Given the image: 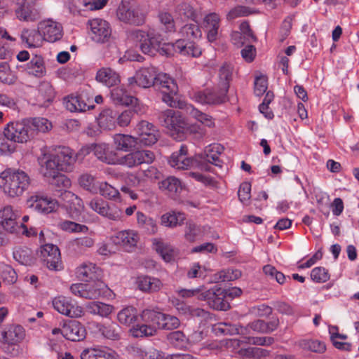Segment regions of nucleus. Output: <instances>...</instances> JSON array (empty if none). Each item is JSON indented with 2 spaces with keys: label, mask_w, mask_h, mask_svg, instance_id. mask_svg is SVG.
I'll list each match as a JSON object with an SVG mask.
<instances>
[{
  "label": "nucleus",
  "mask_w": 359,
  "mask_h": 359,
  "mask_svg": "<svg viewBox=\"0 0 359 359\" xmlns=\"http://www.w3.org/2000/svg\"><path fill=\"white\" fill-rule=\"evenodd\" d=\"M130 84L136 83L142 88L154 86L162 93V100L170 107H177L178 86L175 80L166 74L158 73L156 67H143L128 79Z\"/></svg>",
  "instance_id": "obj_1"
},
{
  "label": "nucleus",
  "mask_w": 359,
  "mask_h": 359,
  "mask_svg": "<svg viewBox=\"0 0 359 359\" xmlns=\"http://www.w3.org/2000/svg\"><path fill=\"white\" fill-rule=\"evenodd\" d=\"M93 153L97 159L104 163L119 164L129 168L143 163H151L155 159L154 154L150 150H137L118 158L116 153L105 144H93Z\"/></svg>",
  "instance_id": "obj_2"
},
{
  "label": "nucleus",
  "mask_w": 359,
  "mask_h": 359,
  "mask_svg": "<svg viewBox=\"0 0 359 359\" xmlns=\"http://www.w3.org/2000/svg\"><path fill=\"white\" fill-rule=\"evenodd\" d=\"M0 184L11 197L21 196L29 187L30 178L23 170L7 169L0 175Z\"/></svg>",
  "instance_id": "obj_3"
},
{
  "label": "nucleus",
  "mask_w": 359,
  "mask_h": 359,
  "mask_svg": "<svg viewBox=\"0 0 359 359\" xmlns=\"http://www.w3.org/2000/svg\"><path fill=\"white\" fill-rule=\"evenodd\" d=\"M129 37L139 43L141 51L144 54L155 55L163 41L162 34L154 28L134 29L130 32Z\"/></svg>",
  "instance_id": "obj_4"
},
{
  "label": "nucleus",
  "mask_w": 359,
  "mask_h": 359,
  "mask_svg": "<svg viewBox=\"0 0 359 359\" xmlns=\"http://www.w3.org/2000/svg\"><path fill=\"white\" fill-rule=\"evenodd\" d=\"M251 330L258 333H266V322L263 320H256L250 323L245 327L222 322L215 324L212 326V331L216 334L246 335L250 334Z\"/></svg>",
  "instance_id": "obj_5"
},
{
  "label": "nucleus",
  "mask_w": 359,
  "mask_h": 359,
  "mask_svg": "<svg viewBox=\"0 0 359 359\" xmlns=\"http://www.w3.org/2000/svg\"><path fill=\"white\" fill-rule=\"evenodd\" d=\"M188 149L186 145L182 144L179 151L173 152L170 156L168 163L177 170H188L191 168H198L202 170L208 171V166L201 163L197 156L196 157H188Z\"/></svg>",
  "instance_id": "obj_6"
},
{
  "label": "nucleus",
  "mask_w": 359,
  "mask_h": 359,
  "mask_svg": "<svg viewBox=\"0 0 359 359\" xmlns=\"http://www.w3.org/2000/svg\"><path fill=\"white\" fill-rule=\"evenodd\" d=\"M4 134L13 142L25 143L33 139V132L29 130L27 119L9 122L4 128Z\"/></svg>",
  "instance_id": "obj_7"
},
{
  "label": "nucleus",
  "mask_w": 359,
  "mask_h": 359,
  "mask_svg": "<svg viewBox=\"0 0 359 359\" xmlns=\"http://www.w3.org/2000/svg\"><path fill=\"white\" fill-rule=\"evenodd\" d=\"M141 317L144 322L156 324L158 329L170 330L177 329L180 325V321L177 317L153 310H144Z\"/></svg>",
  "instance_id": "obj_8"
},
{
  "label": "nucleus",
  "mask_w": 359,
  "mask_h": 359,
  "mask_svg": "<svg viewBox=\"0 0 359 359\" xmlns=\"http://www.w3.org/2000/svg\"><path fill=\"white\" fill-rule=\"evenodd\" d=\"M172 50L182 55L197 57L201 55V48L192 42H185L184 40H177L174 43H163L157 50L161 55L170 56Z\"/></svg>",
  "instance_id": "obj_9"
},
{
  "label": "nucleus",
  "mask_w": 359,
  "mask_h": 359,
  "mask_svg": "<svg viewBox=\"0 0 359 359\" xmlns=\"http://www.w3.org/2000/svg\"><path fill=\"white\" fill-rule=\"evenodd\" d=\"M118 19L124 22L136 26L145 22V15L140 12L137 6L128 1H122L117 9Z\"/></svg>",
  "instance_id": "obj_10"
},
{
  "label": "nucleus",
  "mask_w": 359,
  "mask_h": 359,
  "mask_svg": "<svg viewBox=\"0 0 359 359\" xmlns=\"http://www.w3.org/2000/svg\"><path fill=\"white\" fill-rule=\"evenodd\" d=\"M90 208L100 215L113 221L123 218V210L115 204H109L101 198H94L89 202Z\"/></svg>",
  "instance_id": "obj_11"
},
{
  "label": "nucleus",
  "mask_w": 359,
  "mask_h": 359,
  "mask_svg": "<svg viewBox=\"0 0 359 359\" xmlns=\"http://www.w3.org/2000/svg\"><path fill=\"white\" fill-rule=\"evenodd\" d=\"M226 297L225 290L217 286L199 294V300L207 302L210 307L221 311H226L229 308V304L224 299Z\"/></svg>",
  "instance_id": "obj_12"
},
{
  "label": "nucleus",
  "mask_w": 359,
  "mask_h": 359,
  "mask_svg": "<svg viewBox=\"0 0 359 359\" xmlns=\"http://www.w3.org/2000/svg\"><path fill=\"white\" fill-rule=\"evenodd\" d=\"M60 198L65 203L69 217L75 221L82 222L84 208L82 200L69 191L62 192Z\"/></svg>",
  "instance_id": "obj_13"
},
{
  "label": "nucleus",
  "mask_w": 359,
  "mask_h": 359,
  "mask_svg": "<svg viewBox=\"0 0 359 359\" xmlns=\"http://www.w3.org/2000/svg\"><path fill=\"white\" fill-rule=\"evenodd\" d=\"M140 146H151L158 140L159 133L156 128L147 121H141L135 128Z\"/></svg>",
  "instance_id": "obj_14"
},
{
  "label": "nucleus",
  "mask_w": 359,
  "mask_h": 359,
  "mask_svg": "<svg viewBox=\"0 0 359 359\" xmlns=\"http://www.w3.org/2000/svg\"><path fill=\"white\" fill-rule=\"evenodd\" d=\"M160 123L170 131L180 133L186 126L184 118L181 112L174 109H167L162 111L158 116Z\"/></svg>",
  "instance_id": "obj_15"
},
{
  "label": "nucleus",
  "mask_w": 359,
  "mask_h": 359,
  "mask_svg": "<svg viewBox=\"0 0 359 359\" xmlns=\"http://www.w3.org/2000/svg\"><path fill=\"white\" fill-rule=\"evenodd\" d=\"M39 257L50 270L59 271L61 269L60 252L57 245L50 243L41 245Z\"/></svg>",
  "instance_id": "obj_16"
},
{
  "label": "nucleus",
  "mask_w": 359,
  "mask_h": 359,
  "mask_svg": "<svg viewBox=\"0 0 359 359\" xmlns=\"http://www.w3.org/2000/svg\"><path fill=\"white\" fill-rule=\"evenodd\" d=\"M53 306L57 312L70 318H79L83 314L82 307L70 297H56L53 300Z\"/></svg>",
  "instance_id": "obj_17"
},
{
  "label": "nucleus",
  "mask_w": 359,
  "mask_h": 359,
  "mask_svg": "<svg viewBox=\"0 0 359 359\" xmlns=\"http://www.w3.org/2000/svg\"><path fill=\"white\" fill-rule=\"evenodd\" d=\"M37 161L39 172L46 178L55 176L56 172L60 170L54 154L50 152L46 148L41 149V155L38 157Z\"/></svg>",
  "instance_id": "obj_18"
},
{
  "label": "nucleus",
  "mask_w": 359,
  "mask_h": 359,
  "mask_svg": "<svg viewBox=\"0 0 359 359\" xmlns=\"http://www.w3.org/2000/svg\"><path fill=\"white\" fill-rule=\"evenodd\" d=\"M227 92L221 87L217 90L205 89L195 93L194 99L201 104H219L226 101Z\"/></svg>",
  "instance_id": "obj_19"
},
{
  "label": "nucleus",
  "mask_w": 359,
  "mask_h": 359,
  "mask_svg": "<svg viewBox=\"0 0 359 359\" xmlns=\"http://www.w3.org/2000/svg\"><path fill=\"white\" fill-rule=\"evenodd\" d=\"M39 29L41 32L43 40L50 43L60 40L63 35L61 24L51 19L41 21L39 24Z\"/></svg>",
  "instance_id": "obj_20"
},
{
  "label": "nucleus",
  "mask_w": 359,
  "mask_h": 359,
  "mask_svg": "<svg viewBox=\"0 0 359 359\" xmlns=\"http://www.w3.org/2000/svg\"><path fill=\"white\" fill-rule=\"evenodd\" d=\"M91 30L92 39L98 43L107 41L111 34L109 24L100 18H95L88 21Z\"/></svg>",
  "instance_id": "obj_21"
},
{
  "label": "nucleus",
  "mask_w": 359,
  "mask_h": 359,
  "mask_svg": "<svg viewBox=\"0 0 359 359\" xmlns=\"http://www.w3.org/2000/svg\"><path fill=\"white\" fill-rule=\"evenodd\" d=\"M28 207L41 213L48 214L56 210L58 202L38 194L30 196L27 201Z\"/></svg>",
  "instance_id": "obj_22"
},
{
  "label": "nucleus",
  "mask_w": 359,
  "mask_h": 359,
  "mask_svg": "<svg viewBox=\"0 0 359 359\" xmlns=\"http://www.w3.org/2000/svg\"><path fill=\"white\" fill-rule=\"evenodd\" d=\"M53 154L60 170L65 172L72 170L76 161L72 149L67 147H62L55 150Z\"/></svg>",
  "instance_id": "obj_23"
},
{
  "label": "nucleus",
  "mask_w": 359,
  "mask_h": 359,
  "mask_svg": "<svg viewBox=\"0 0 359 359\" xmlns=\"http://www.w3.org/2000/svg\"><path fill=\"white\" fill-rule=\"evenodd\" d=\"M220 22V17L216 13H210L204 17L203 28L207 34L209 42H215L219 38Z\"/></svg>",
  "instance_id": "obj_24"
},
{
  "label": "nucleus",
  "mask_w": 359,
  "mask_h": 359,
  "mask_svg": "<svg viewBox=\"0 0 359 359\" xmlns=\"http://www.w3.org/2000/svg\"><path fill=\"white\" fill-rule=\"evenodd\" d=\"M25 336L24 328L18 325H8L0 330V341L3 344L18 345Z\"/></svg>",
  "instance_id": "obj_25"
},
{
  "label": "nucleus",
  "mask_w": 359,
  "mask_h": 359,
  "mask_svg": "<svg viewBox=\"0 0 359 359\" xmlns=\"http://www.w3.org/2000/svg\"><path fill=\"white\" fill-rule=\"evenodd\" d=\"M140 240L138 233L134 230H124L116 233L114 242L121 245L126 251L131 252Z\"/></svg>",
  "instance_id": "obj_26"
},
{
  "label": "nucleus",
  "mask_w": 359,
  "mask_h": 359,
  "mask_svg": "<svg viewBox=\"0 0 359 359\" xmlns=\"http://www.w3.org/2000/svg\"><path fill=\"white\" fill-rule=\"evenodd\" d=\"M62 336L72 341H79L85 339L86 332L85 327L76 320H69L65 323L62 328Z\"/></svg>",
  "instance_id": "obj_27"
},
{
  "label": "nucleus",
  "mask_w": 359,
  "mask_h": 359,
  "mask_svg": "<svg viewBox=\"0 0 359 359\" xmlns=\"http://www.w3.org/2000/svg\"><path fill=\"white\" fill-rule=\"evenodd\" d=\"M223 151L224 147L222 145L218 144H211L205 149L204 154L198 155L197 157L201 163L207 165L208 167L210 166L205 162L221 167V161L219 158V155ZM208 170H210V168H208Z\"/></svg>",
  "instance_id": "obj_28"
},
{
  "label": "nucleus",
  "mask_w": 359,
  "mask_h": 359,
  "mask_svg": "<svg viewBox=\"0 0 359 359\" xmlns=\"http://www.w3.org/2000/svg\"><path fill=\"white\" fill-rule=\"evenodd\" d=\"M85 288L86 299H96L107 296L109 292L107 285L99 279L85 283Z\"/></svg>",
  "instance_id": "obj_29"
},
{
  "label": "nucleus",
  "mask_w": 359,
  "mask_h": 359,
  "mask_svg": "<svg viewBox=\"0 0 359 359\" xmlns=\"http://www.w3.org/2000/svg\"><path fill=\"white\" fill-rule=\"evenodd\" d=\"M15 220L16 215L13 212L12 208L11 206L5 207L1 213L0 225L11 233H18L21 227L20 225H18Z\"/></svg>",
  "instance_id": "obj_30"
},
{
  "label": "nucleus",
  "mask_w": 359,
  "mask_h": 359,
  "mask_svg": "<svg viewBox=\"0 0 359 359\" xmlns=\"http://www.w3.org/2000/svg\"><path fill=\"white\" fill-rule=\"evenodd\" d=\"M18 7L15 9V14L20 20L34 22L39 18V14L33 8L26 0H21L18 3Z\"/></svg>",
  "instance_id": "obj_31"
},
{
  "label": "nucleus",
  "mask_w": 359,
  "mask_h": 359,
  "mask_svg": "<svg viewBox=\"0 0 359 359\" xmlns=\"http://www.w3.org/2000/svg\"><path fill=\"white\" fill-rule=\"evenodd\" d=\"M76 273L80 280L90 281L99 279L101 271L95 264L84 263L76 269Z\"/></svg>",
  "instance_id": "obj_32"
},
{
  "label": "nucleus",
  "mask_w": 359,
  "mask_h": 359,
  "mask_svg": "<svg viewBox=\"0 0 359 359\" xmlns=\"http://www.w3.org/2000/svg\"><path fill=\"white\" fill-rule=\"evenodd\" d=\"M114 142L116 149L123 151H128L140 146L137 137L130 135L116 134Z\"/></svg>",
  "instance_id": "obj_33"
},
{
  "label": "nucleus",
  "mask_w": 359,
  "mask_h": 359,
  "mask_svg": "<svg viewBox=\"0 0 359 359\" xmlns=\"http://www.w3.org/2000/svg\"><path fill=\"white\" fill-rule=\"evenodd\" d=\"M99 333L107 339L119 340L121 335V328L116 323H109L104 324H97L96 326Z\"/></svg>",
  "instance_id": "obj_34"
},
{
  "label": "nucleus",
  "mask_w": 359,
  "mask_h": 359,
  "mask_svg": "<svg viewBox=\"0 0 359 359\" xmlns=\"http://www.w3.org/2000/svg\"><path fill=\"white\" fill-rule=\"evenodd\" d=\"M55 97V91L53 86L48 82H42L39 86V95L37 100L39 105L46 107L53 100Z\"/></svg>",
  "instance_id": "obj_35"
},
{
  "label": "nucleus",
  "mask_w": 359,
  "mask_h": 359,
  "mask_svg": "<svg viewBox=\"0 0 359 359\" xmlns=\"http://www.w3.org/2000/svg\"><path fill=\"white\" fill-rule=\"evenodd\" d=\"M180 34L182 37L180 40H184L185 42H192L196 45L194 41L201 38L202 33L198 25L194 22L184 25L180 29Z\"/></svg>",
  "instance_id": "obj_36"
},
{
  "label": "nucleus",
  "mask_w": 359,
  "mask_h": 359,
  "mask_svg": "<svg viewBox=\"0 0 359 359\" xmlns=\"http://www.w3.org/2000/svg\"><path fill=\"white\" fill-rule=\"evenodd\" d=\"M13 258L20 264L31 266L35 262V257L31 249L26 246L16 247L13 252Z\"/></svg>",
  "instance_id": "obj_37"
},
{
  "label": "nucleus",
  "mask_w": 359,
  "mask_h": 359,
  "mask_svg": "<svg viewBox=\"0 0 359 359\" xmlns=\"http://www.w3.org/2000/svg\"><path fill=\"white\" fill-rule=\"evenodd\" d=\"M117 113L111 109H104L99 114L97 121L99 126L104 130L115 127Z\"/></svg>",
  "instance_id": "obj_38"
},
{
  "label": "nucleus",
  "mask_w": 359,
  "mask_h": 359,
  "mask_svg": "<svg viewBox=\"0 0 359 359\" xmlns=\"http://www.w3.org/2000/svg\"><path fill=\"white\" fill-rule=\"evenodd\" d=\"M96 80L108 87H111L119 83L118 74L110 68H102L96 74Z\"/></svg>",
  "instance_id": "obj_39"
},
{
  "label": "nucleus",
  "mask_w": 359,
  "mask_h": 359,
  "mask_svg": "<svg viewBox=\"0 0 359 359\" xmlns=\"http://www.w3.org/2000/svg\"><path fill=\"white\" fill-rule=\"evenodd\" d=\"M111 96L113 101L116 104L121 105H134L137 102V98L128 94L124 89L116 88L111 92Z\"/></svg>",
  "instance_id": "obj_40"
},
{
  "label": "nucleus",
  "mask_w": 359,
  "mask_h": 359,
  "mask_svg": "<svg viewBox=\"0 0 359 359\" xmlns=\"http://www.w3.org/2000/svg\"><path fill=\"white\" fill-rule=\"evenodd\" d=\"M154 245L156 251L161 255L165 262H170L174 259L176 255V251L170 244L162 241L155 240Z\"/></svg>",
  "instance_id": "obj_41"
},
{
  "label": "nucleus",
  "mask_w": 359,
  "mask_h": 359,
  "mask_svg": "<svg viewBox=\"0 0 359 359\" xmlns=\"http://www.w3.org/2000/svg\"><path fill=\"white\" fill-rule=\"evenodd\" d=\"M21 38L29 47H39L41 46L43 40L41 30L24 29L21 34Z\"/></svg>",
  "instance_id": "obj_42"
},
{
  "label": "nucleus",
  "mask_w": 359,
  "mask_h": 359,
  "mask_svg": "<svg viewBox=\"0 0 359 359\" xmlns=\"http://www.w3.org/2000/svg\"><path fill=\"white\" fill-rule=\"evenodd\" d=\"M47 179L50 180V185L56 189L55 195L60 198L61 193L67 191L66 189L71 186L70 180L65 175L60 174L58 172H56L55 176H51Z\"/></svg>",
  "instance_id": "obj_43"
},
{
  "label": "nucleus",
  "mask_w": 359,
  "mask_h": 359,
  "mask_svg": "<svg viewBox=\"0 0 359 359\" xmlns=\"http://www.w3.org/2000/svg\"><path fill=\"white\" fill-rule=\"evenodd\" d=\"M158 185L159 189L163 191H167L171 194H175L180 192L182 189L180 180L173 176L168 177L159 181Z\"/></svg>",
  "instance_id": "obj_44"
},
{
  "label": "nucleus",
  "mask_w": 359,
  "mask_h": 359,
  "mask_svg": "<svg viewBox=\"0 0 359 359\" xmlns=\"http://www.w3.org/2000/svg\"><path fill=\"white\" fill-rule=\"evenodd\" d=\"M29 124V130L33 132V138L38 133H46L52 128L51 123L46 118L36 117L32 119H27Z\"/></svg>",
  "instance_id": "obj_45"
},
{
  "label": "nucleus",
  "mask_w": 359,
  "mask_h": 359,
  "mask_svg": "<svg viewBox=\"0 0 359 359\" xmlns=\"http://www.w3.org/2000/svg\"><path fill=\"white\" fill-rule=\"evenodd\" d=\"M160 27L165 33H174L176 32L175 21L171 13L161 11L158 14Z\"/></svg>",
  "instance_id": "obj_46"
},
{
  "label": "nucleus",
  "mask_w": 359,
  "mask_h": 359,
  "mask_svg": "<svg viewBox=\"0 0 359 359\" xmlns=\"http://www.w3.org/2000/svg\"><path fill=\"white\" fill-rule=\"evenodd\" d=\"M113 306L100 302H89L86 305L87 311L93 315L107 317L113 311Z\"/></svg>",
  "instance_id": "obj_47"
},
{
  "label": "nucleus",
  "mask_w": 359,
  "mask_h": 359,
  "mask_svg": "<svg viewBox=\"0 0 359 359\" xmlns=\"http://www.w3.org/2000/svg\"><path fill=\"white\" fill-rule=\"evenodd\" d=\"M184 220V214L180 212H168L163 215L161 218V224L170 228L180 225Z\"/></svg>",
  "instance_id": "obj_48"
},
{
  "label": "nucleus",
  "mask_w": 359,
  "mask_h": 359,
  "mask_svg": "<svg viewBox=\"0 0 359 359\" xmlns=\"http://www.w3.org/2000/svg\"><path fill=\"white\" fill-rule=\"evenodd\" d=\"M233 66L228 63H224L219 69V87L224 90H229V82L232 78Z\"/></svg>",
  "instance_id": "obj_49"
},
{
  "label": "nucleus",
  "mask_w": 359,
  "mask_h": 359,
  "mask_svg": "<svg viewBox=\"0 0 359 359\" xmlns=\"http://www.w3.org/2000/svg\"><path fill=\"white\" fill-rule=\"evenodd\" d=\"M137 285L140 290L144 292H156L161 287V281L149 276L139 277Z\"/></svg>",
  "instance_id": "obj_50"
},
{
  "label": "nucleus",
  "mask_w": 359,
  "mask_h": 359,
  "mask_svg": "<svg viewBox=\"0 0 359 359\" xmlns=\"http://www.w3.org/2000/svg\"><path fill=\"white\" fill-rule=\"evenodd\" d=\"M117 318L120 323L130 325L137 319V310L133 306L125 307L118 313Z\"/></svg>",
  "instance_id": "obj_51"
},
{
  "label": "nucleus",
  "mask_w": 359,
  "mask_h": 359,
  "mask_svg": "<svg viewBox=\"0 0 359 359\" xmlns=\"http://www.w3.org/2000/svg\"><path fill=\"white\" fill-rule=\"evenodd\" d=\"M298 346L304 350L317 353H323L326 350L325 344L317 339H302L298 341Z\"/></svg>",
  "instance_id": "obj_52"
},
{
  "label": "nucleus",
  "mask_w": 359,
  "mask_h": 359,
  "mask_svg": "<svg viewBox=\"0 0 359 359\" xmlns=\"http://www.w3.org/2000/svg\"><path fill=\"white\" fill-rule=\"evenodd\" d=\"M187 112L189 116L196 119L198 121L205 125V126L209 128H213L215 126V122L211 116L201 112L193 106L187 107Z\"/></svg>",
  "instance_id": "obj_53"
},
{
  "label": "nucleus",
  "mask_w": 359,
  "mask_h": 359,
  "mask_svg": "<svg viewBox=\"0 0 359 359\" xmlns=\"http://www.w3.org/2000/svg\"><path fill=\"white\" fill-rule=\"evenodd\" d=\"M27 71L29 74L36 77H42L45 74L43 58L41 56L35 55L27 64Z\"/></svg>",
  "instance_id": "obj_54"
},
{
  "label": "nucleus",
  "mask_w": 359,
  "mask_h": 359,
  "mask_svg": "<svg viewBox=\"0 0 359 359\" xmlns=\"http://www.w3.org/2000/svg\"><path fill=\"white\" fill-rule=\"evenodd\" d=\"M167 339L170 344L180 349L186 348L188 344V338L182 331L170 332Z\"/></svg>",
  "instance_id": "obj_55"
},
{
  "label": "nucleus",
  "mask_w": 359,
  "mask_h": 359,
  "mask_svg": "<svg viewBox=\"0 0 359 359\" xmlns=\"http://www.w3.org/2000/svg\"><path fill=\"white\" fill-rule=\"evenodd\" d=\"M79 183L81 187L92 193H97L98 184L95 177L88 173L81 175L79 178Z\"/></svg>",
  "instance_id": "obj_56"
},
{
  "label": "nucleus",
  "mask_w": 359,
  "mask_h": 359,
  "mask_svg": "<svg viewBox=\"0 0 359 359\" xmlns=\"http://www.w3.org/2000/svg\"><path fill=\"white\" fill-rule=\"evenodd\" d=\"M145 323L146 324H142L137 326V328H134L133 334L135 337H148L152 336L156 333V329L158 328L156 324H154L153 323Z\"/></svg>",
  "instance_id": "obj_57"
},
{
  "label": "nucleus",
  "mask_w": 359,
  "mask_h": 359,
  "mask_svg": "<svg viewBox=\"0 0 359 359\" xmlns=\"http://www.w3.org/2000/svg\"><path fill=\"white\" fill-rule=\"evenodd\" d=\"M177 309L182 311L184 313H189L191 317L207 319L209 317V313L203 309L187 306L183 304H178Z\"/></svg>",
  "instance_id": "obj_58"
},
{
  "label": "nucleus",
  "mask_w": 359,
  "mask_h": 359,
  "mask_svg": "<svg viewBox=\"0 0 359 359\" xmlns=\"http://www.w3.org/2000/svg\"><path fill=\"white\" fill-rule=\"evenodd\" d=\"M241 276V271L238 269H227L222 270L215 274V279L216 281H232L236 279H238Z\"/></svg>",
  "instance_id": "obj_59"
},
{
  "label": "nucleus",
  "mask_w": 359,
  "mask_h": 359,
  "mask_svg": "<svg viewBox=\"0 0 359 359\" xmlns=\"http://www.w3.org/2000/svg\"><path fill=\"white\" fill-rule=\"evenodd\" d=\"M81 359H117L114 353L102 351L85 350L81 354Z\"/></svg>",
  "instance_id": "obj_60"
},
{
  "label": "nucleus",
  "mask_w": 359,
  "mask_h": 359,
  "mask_svg": "<svg viewBox=\"0 0 359 359\" xmlns=\"http://www.w3.org/2000/svg\"><path fill=\"white\" fill-rule=\"evenodd\" d=\"M59 226L61 229L65 231H68L70 233H78V232H83L86 233L88 231V228L87 226L83 224H80L75 222H72L69 220H65L61 222L59 224Z\"/></svg>",
  "instance_id": "obj_61"
},
{
  "label": "nucleus",
  "mask_w": 359,
  "mask_h": 359,
  "mask_svg": "<svg viewBox=\"0 0 359 359\" xmlns=\"http://www.w3.org/2000/svg\"><path fill=\"white\" fill-rule=\"evenodd\" d=\"M254 13L255 10L250 7L238 6L229 11L226 15V18L227 20H231L237 18L248 16Z\"/></svg>",
  "instance_id": "obj_62"
},
{
  "label": "nucleus",
  "mask_w": 359,
  "mask_h": 359,
  "mask_svg": "<svg viewBox=\"0 0 359 359\" xmlns=\"http://www.w3.org/2000/svg\"><path fill=\"white\" fill-rule=\"evenodd\" d=\"M98 191L102 196L109 199H115L119 196V191L106 182H99Z\"/></svg>",
  "instance_id": "obj_63"
},
{
  "label": "nucleus",
  "mask_w": 359,
  "mask_h": 359,
  "mask_svg": "<svg viewBox=\"0 0 359 359\" xmlns=\"http://www.w3.org/2000/svg\"><path fill=\"white\" fill-rule=\"evenodd\" d=\"M263 271L271 279H275L279 284H283L286 280L285 276L271 265H266L263 267Z\"/></svg>",
  "instance_id": "obj_64"
}]
</instances>
